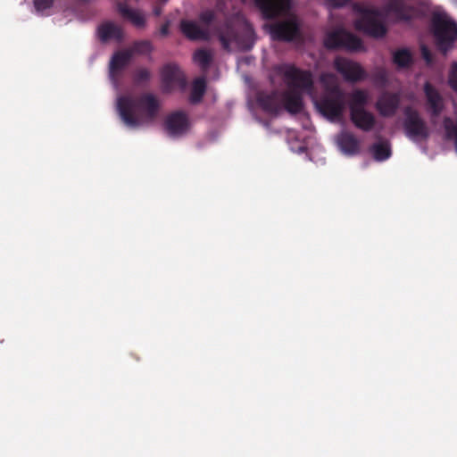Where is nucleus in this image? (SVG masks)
Returning <instances> with one entry per match:
<instances>
[{
  "label": "nucleus",
  "mask_w": 457,
  "mask_h": 457,
  "mask_svg": "<svg viewBox=\"0 0 457 457\" xmlns=\"http://www.w3.org/2000/svg\"><path fill=\"white\" fill-rule=\"evenodd\" d=\"M273 84L282 81L288 91L282 94L260 93L257 97L259 106L268 113L277 114L282 109L290 113H298L303 109L302 94L306 93L313 101L319 112L331 121L342 120L345 109V93L341 89L337 77L331 72L320 74V82L324 89L318 99L313 89V75L290 63L275 65L270 72Z\"/></svg>",
  "instance_id": "1"
},
{
  "label": "nucleus",
  "mask_w": 457,
  "mask_h": 457,
  "mask_svg": "<svg viewBox=\"0 0 457 457\" xmlns=\"http://www.w3.org/2000/svg\"><path fill=\"white\" fill-rule=\"evenodd\" d=\"M159 101L157 97L150 93L134 98L130 95L118 96L116 108L119 115L130 129H137L151 125L159 111Z\"/></svg>",
  "instance_id": "2"
},
{
  "label": "nucleus",
  "mask_w": 457,
  "mask_h": 457,
  "mask_svg": "<svg viewBox=\"0 0 457 457\" xmlns=\"http://www.w3.org/2000/svg\"><path fill=\"white\" fill-rule=\"evenodd\" d=\"M245 2V0H242ZM266 18H273L279 15L287 16L283 21L271 24L269 32L271 38L280 41H292L299 36V23L297 18L289 13L290 0H253Z\"/></svg>",
  "instance_id": "3"
},
{
  "label": "nucleus",
  "mask_w": 457,
  "mask_h": 457,
  "mask_svg": "<svg viewBox=\"0 0 457 457\" xmlns=\"http://www.w3.org/2000/svg\"><path fill=\"white\" fill-rule=\"evenodd\" d=\"M403 0H390L387 8L378 11L366 4H356L355 11L360 17L355 21V28L372 37H379L386 34L385 21L391 14L397 19H406Z\"/></svg>",
  "instance_id": "4"
},
{
  "label": "nucleus",
  "mask_w": 457,
  "mask_h": 457,
  "mask_svg": "<svg viewBox=\"0 0 457 457\" xmlns=\"http://www.w3.org/2000/svg\"><path fill=\"white\" fill-rule=\"evenodd\" d=\"M222 47L228 51H247L255 42V33L251 24L243 16L232 19L218 32Z\"/></svg>",
  "instance_id": "5"
},
{
  "label": "nucleus",
  "mask_w": 457,
  "mask_h": 457,
  "mask_svg": "<svg viewBox=\"0 0 457 457\" xmlns=\"http://www.w3.org/2000/svg\"><path fill=\"white\" fill-rule=\"evenodd\" d=\"M432 28L438 48L448 51L457 37V25L444 12H435L432 17Z\"/></svg>",
  "instance_id": "6"
},
{
  "label": "nucleus",
  "mask_w": 457,
  "mask_h": 457,
  "mask_svg": "<svg viewBox=\"0 0 457 457\" xmlns=\"http://www.w3.org/2000/svg\"><path fill=\"white\" fill-rule=\"evenodd\" d=\"M215 13L212 10H205L200 14V21H182L180 28L183 34L193 40H208L211 38L210 27L214 20Z\"/></svg>",
  "instance_id": "7"
},
{
  "label": "nucleus",
  "mask_w": 457,
  "mask_h": 457,
  "mask_svg": "<svg viewBox=\"0 0 457 457\" xmlns=\"http://www.w3.org/2000/svg\"><path fill=\"white\" fill-rule=\"evenodd\" d=\"M404 116L403 127L407 137L414 142L426 139L428 136V129L419 112L411 107H406Z\"/></svg>",
  "instance_id": "8"
},
{
  "label": "nucleus",
  "mask_w": 457,
  "mask_h": 457,
  "mask_svg": "<svg viewBox=\"0 0 457 457\" xmlns=\"http://www.w3.org/2000/svg\"><path fill=\"white\" fill-rule=\"evenodd\" d=\"M324 45L328 48H344L348 51H358L361 48V40L342 29L328 32L324 39Z\"/></svg>",
  "instance_id": "9"
},
{
  "label": "nucleus",
  "mask_w": 457,
  "mask_h": 457,
  "mask_svg": "<svg viewBox=\"0 0 457 457\" xmlns=\"http://www.w3.org/2000/svg\"><path fill=\"white\" fill-rule=\"evenodd\" d=\"M334 67L346 81L355 82L366 77L364 70L359 63L346 58L337 57L334 60Z\"/></svg>",
  "instance_id": "10"
},
{
  "label": "nucleus",
  "mask_w": 457,
  "mask_h": 457,
  "mask_svg": "<svg viewBox=\"0 0 457 457\" xmlns=\"http://www.w3.org/2000/svg\"><path fill=\"white\" fill-rule=\"evenodd\" d=\"M161 75L162 87L165 91H170L175 87L185 88V76L176 64L165 65L162 70Z\"/></svg>",
  "instance_id": "11"
},
{
  "label": "nucleus",
  "mask_w": 457,
  "mask_h": 457,
  "mask_svg": "<svg viewBox=\"0 0 457 457\" xmlns=\"http://www.w3.org/2000/svg\"><path fill=\"white\" fill-rule=\"evenodd\" d=\"M400 98L399 93L384 92L379 96L376 103V109L382 116H393L399 107Z\"/></svg>",
  "instance_id": "12"
},
{
  "label": "nucleus",
  "mask_w": 457,
  "mask_h": 457,
  "mask_svg": "<svg viewBox=\"0 0 457 457\" xmlns=\"http://www.w3.org/2000/svg\"><path fill=\"white\" fill-rule=\"evenodd\" d=\"M132 57L133 56L131 51L126 49L115 53L112 58L111 59L109 67V76L114 87H118L116 76L120 73L121 70H123L129 63Z\"/></svg>",
  "instance_id": "13"
},
{
  "label": "nucleus",
  "mask_w": 457,
  "mask_h": 457,
  "mask_svg": "<svg viewBox=\"0 0 457 457\" xmlns=\"http://www.w3.org/2000/svg\"><path fill=\"white\" fill-rule=\"evenodd\" d=\"M189 127L187 115L182 112H177L166 119L165 128L167 132L172 137H178L184 134Z\"/></svg>",
  "instance_id": "14"
},
{
  "label": "nucleus",
  "mask_w": 457,
  "mask_h": 457,
  "mask_svg": "<svg viewBox=\"0 0 457 457\" xmlns=\"http://www.w3.org/2000/svg\"><path fill=\"white\" fill-rule=\"evenodd\" d=\"M351 120L360 129L370 131L373 129L376 119L373 113L368 112L365 108L355 109L350 112Z\"/></svg>",
  "instance_id": "15"
},
{
  "label": "nucleus",
  "mask_w": 457,
  "mask_h": 457,
  "mask_svg": "<svg viewBox=\"0 0 457 457\" xmlns=\"http://www.w3.org/2000/svg\"><path fill=\"white\" fill-rule=\"evenodd\" d=\"M424 92L427 97L428 111L432 117L434 118L438 116L444 107L442 96L428 82L424 86Z\"/></svg>",
  "instance_id": "16"
},
{
  "label": "nucleus",
  "mask_w": 457,
  "mask_h": 457,
  "mask_svg": "<svg viewBox=\"0 0 457 457\" xmlns=\"http://www.w3.org/2000/svg\"><path fill=\"white\" fill-rule=\"evenodd\" d=\"M337 143L340 150L346 155H353L360 151L359 141L352 133L341 132L337 137Z\"/></svg>",
  "instance_id": "17"
},
{
  "label": "nucleus",
  "mask_w": 457,
  "mask_h": 457,
  "mask_svg": "<svg viewBox=\"0 0 457 457\" xmlns=\"http://www.w3.org/2000/svg\"><path fill=\"white\" fill-rule=\"evenodd\" d=\"M98 37L105 42L108 40L120 41L123 37L121 28L114 22L106 21L98 27Z\"/></svg>",
  "instance_id": "18"
},
{
  "label": "nucleus",
  "mask_w": 457,
  "mask_h": 457,
  "mask_svg": "<svg viewBox=\"0 0 457 457\" xmlns=\"http://www.w3.org/2000/svg\"><path fill=\"white\" fill-rule=\"evenodd\" d=\"M119 12L123 18L129 20L137 28L145 26V17L139 10L130 8L127 4H119Z\"/></svg>",
  "instance_id": "19"
},
{
  "label": "nucleus",
  "mask_w": 457,
  "mask_h": 457,
  "mask_svg": "<svg viewBox=\"0 0 457 457\" xmlns=\"http://www.w3.org/2000/svg\"><path fill=\"white\" fill-rule=\"evenodd\" d=\"M370 93L364 89H354L349 95L350 112L353 108L362 109L369 103Z\"/></svg>",
  "instance_id": "20"
},
{
  "label": "nucleus",
  "mask_w": 457,
  "mask_h": 457,
  "mask_svg": "<svg viewBox=\"0 0 457 457\" xmlns=\"http://www.w3.org/2000/svg\"><path fill=\"white\" fill-rule=\"evenodd\" d=\"M373 157L377 161H385L391 155V149L387 141H379L375 143L371 147Z\"/></svg>",
  "instance_id": "21"
},
{
  "label": "nucleus",
  "mask_w": 457,
  "mask_h": 457,
  "mask_svg": "<svg viewBox=\"0 0 457 457\" xmlns=\"http://www.w3.org/2000/svg\"><path fill=\"white\" fill-rule=\"evenodd\" d=\"M206 89V82L204 77L194 80L190 94V102L198 103L202 99Z\"/></svg>",
  "instance_id": "22"
},
{
  "label": "nucleus",
  "mask_w": 457,
  "mask_h": 457,
  "mask_svg": "<svg viewBox=\"0 0 457 457\" xmlns=\"http://www.w3.org/2000/svg\"><path fill=\"white\" fill-rule=\"evenodd\" d=\"M194 62L203 70H206L212 60V52L206 49H199L195 52Z\"/></svg>",
  "instance_id": "23"
},
{
  "label": "nucleus",
  "mask_w": 457,
  "mask_h": 457,
  "mask_svg": "<svg viewBox=\"0 0 457 457\" xmlns=\"http://www.w3.org/2000/svg\"><path fill=\"white\" fill-rule=\"evenodd\" d=\"M394 62L401 68L408 66L411 61L412 57L409 50L407 49H400L394 53Z\"/></svg>",
  "instance_id": "24"
},
{
  "label": "nucleus",
  "mask_w": 457,
  "mask_h": 457,
  "mask_svg": "<svg viewBox=\"0 0 457 457\" xmlns=\"http://www.w3.org/2000/svg\"><path fill=\"white\" fill-rule=\"evenodd\" d=\"M444 127L446 137L454 140L455 147L457 151V121L454 122L450 118H445L444 120Z\"/></svg>",
  "instance_id": "25"
},
{
  "label": "nucleus",
  "mask_w": 457,
  "mask_h": 457,
  "mask_svg": "<svg viewBox=\"0 0 457 457\" xmlns=\"http://www.w3.org/2000/svg\"><path fill=\"white\" fill-rule=\"evenodd\" d=\"M128 50L131 51L132 56H134L136 54H149L152 51V45L149 41H138L134 43L133 46Z\"/></svg>",
  "instance_id": "26"
},
{
  "label": "nucleus",
  "mask_w": 457,
  "mask_h": 457,
  "mask_svg": "<svg viewBox=\"0 0 457 457\" xmlns=\"http://www.w3.org/2000/svg\"><path fill=\"white\" fill-rule=\"evenodd\" d=\"M53 3V0H34V7L38 14L49 15Z\"/></svg>",
  "instance_id": "27"
},
{
  "label": "nucleus",
  "mask_w": 457,
  "mask_h": 457,
  "mask_svg": "<svg viewBox=\"0 0 457 457\" xmlns=\"http://www.w3.org/2000/svg\"><path fill=\"white\" fill-rule=\"evenodd\" d=\"M449 84L452 88L457 93V62L452 64L449 73Z\"/></svg>",
  "instance_id": "28"
},
{
  "label": "nucleus",
  "mask_w": 457,
  "mask_h": 457,
  "mask_svg": "<svg viewBox=\"0 0 457 457\" xmlns=\"http://www.w3.org/2000/svg\"><path fill=\"white\" fill-rule=\"evenodd\" d=\"M150 78V72L147 69H139L135 73V80L137 83H141L148 80Z\"/></svg>",
  "instance_id": "29"
},
{
  "label": "nucleus",
  "mask_w": 457,
  "mask_h": 457,
  "mask_svg": "<svg viewBox=\"0 0 457 457\" xmlns=\"http://www.w3.org/2000/svg\"><path fill=\"white\" fill-rule=\"evenodd\" d=\"M421 54L428 64H430L432 62V56L430 51L426 46H421Z\"/></svg>",
  "instance_id": "30"
},
{
  "label": "nucleus",
  "mask_w": 457,
  "mask_h": 457,
  "mask_svg": "<svg viewBox=\"0 0 457 457\" xmlns=\"http://www.w3.org/2000/svg\"><path fill=\"white\" fill-rule=\"evenodd\" d=\"M352 0H328V4L330 7H342Z\"/></svg>",
  "instance_id": "31"
},
{
  "label": "nucleus",
  "mask_w": 457,
  "mask_h": 457,
  "mask_svg": "<svg viewBox=\"0 0 457 457\" xmlns=\"http://www.w3.org/2000/svg\"><path fill=\"white\" fill-rule=\"evenodd\" d=\"M386 79V72L385 71H380L378 74V78L376 79V83L380 86H385Z\"/></svg>",
  "instance_id": "32"
},
{
  "label": "nucleus",
  "mask_w": 457,
  "mask_h": 457,
  "mask_svg": "<svg viewBox=\"0 0 457 457\" xmlns=\"http://www.w3.org/2000/svg\"><path fill=\"white\" fill-rule=\"evenodd\" d=\"M168 31H169V22H167L166 24L162 25L161 29H160V32L162 36H166L168 34Z\"/></svg>",
  "instance_id": "33"
},
{
  "label": "nucleus",
  "mask_w": 457,
  "mask_h": 457,
  "mask_svg": "<svg viewBox=\"0 0 457 457\" xmlns=\"http://www.w3.org/2000/svg\"><path fill=\"white\" fill-rule=\"evenodd\" d=\"M154 13L156 15V16H159L161 13H162V8L161 7H155L154 9Z\"/></svg>",
  "instance_id": "34"
},
{
  "label": "nucleus",
  "mask_w": 457,
  "mask_h": 457,
  "mask_svg": "<svg viewBox=\"0 0 457 457\" xmlns=\"http://www.w3.org/2000/svg\"><path fill=\"white\" fill-rule=\"evenodd\" d=\"M163 2H166V0H162Z\"/></svg>",
  "instance_id": "35"
}]
</instances>
